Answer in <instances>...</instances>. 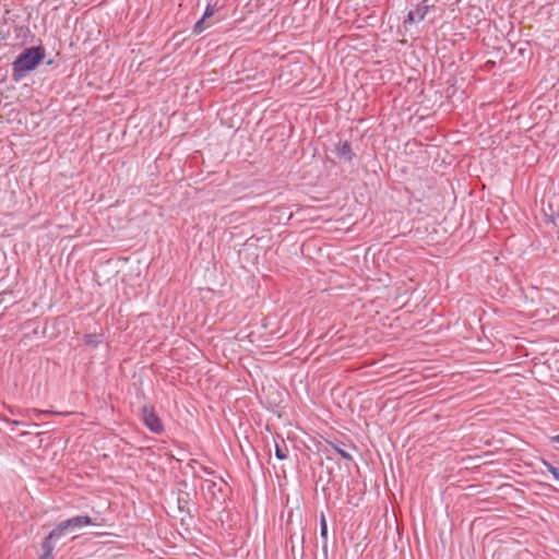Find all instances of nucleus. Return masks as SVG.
<instances>
[{"instance_id": "obj_1", "label": "nucleus", "mask_w": 559, "mask_h": 559, "mask_svg": "<svg viewBox=\"0 0 559 559\" xmlns=\"http://www.w3.org/2000/svg\"><path fill=\"white\" fill-rule=\"evenodd\" d=\"M45 57V49L41 46L31 47L23 50L12 63V79L20 82L25 75L36 69Z\"/></svg>"}, {"instance_id": "obj_2", "label": "nucleus", "mask_w": 559, "mask_h": 559, "mask_svg": "<svg viewBox=\"0 0 559 559\" xmlns=\"http://www.w3.org/2000/svg\"><path fill=\"white\" fill-rule=\"evenodd\" d=\"M66 534V528L60 522L53 527L48 536L41 542L43 554L39 559H52L56 543L61 539Z\"/></svg>"}, {"instance_id": "obj_3", "label": "nucleus", "mask_w": 559, "mask_h": 559, "mask_svg": "<svg viewBox=\"0 0 559 559\" xmlns=\"http://www.w3.org/2000/svg\"><path fill=\"white\" fill-rule=\"evenodd\" d=\"M142 419L144 425L154 433H160L164 430L160 418L154 412V408L144 405L142 408Z\"/></svg>"}, {"instance_id": "obj_4", "label": "nucleus", "mask_w": 559, "mask_h": 559, "mask_svg": "<svg viewBox=\"0 0 559 559\" xmlns=\"http://www.w3.org/2000/svg\"><path fill=\"white\" fill-rule=\"evenodd\" d=\"M435 8L433 3H430L429 0H423L420 4L417 5L416 9L411 10L407 14L406 22L408 23H419L421 22L430 9Z\"/></svg>"}, {"instance_id": "obj_5", "label": "nucleus", "mask_w": 559, "mask_h": 559, "mask_svg": "<svg viewBox=\"0 0 559 559\" xmlns=\"http://www.w3.org/2000/svg\"><path fill=\"white\" fill-rule=\"evenodd\" d=\"M66 532H74L85 526L93 525L94 522L88 515H76L61 522Z\"/></svg>"}, {"instance_id": "obj_6", "label": "nucleus", "mask_w": 559, "mask_h": 559, "mask_svg": "<svg viewBox=\"0 0 559 559\" xmlns=\"http://www.w3.org/2000/svg\"><path fill=\"white\" fill-rule=\"evenodd\" d=\"M334 154L337 158L348 163L353 162V159L356 157V154L353 152L348 141H340L335 145Z\"/></svg>"}, {"instance_id": "obj_7", "label": "nucleus", "mask_w": 559, "mask_h": 559, "mask_svg": "<svg viewBox=\"0 0 559 559\" xmlns=\"http://www.w3.org/2000/svg\"><path fill=\"white\" fill-rule=\"evenodd\" d=\"M227 4V0H207L206 7L203 12V20H206L214 15L216 12L223 10Z\"/></svg>"}, {"instance_id": "obj_8", "label": "nucleus", "mask_w": 559, "mask_h": 559, "mask_svg": "<svg viewBox=\"0 0 559 559\" xmlns=\"http://www.w3.org/2000/svg\"><path fill=\"white\" fill-rule=\"evenodd\" d=\"M330 445L332 447V449L337 453L340 454L343 459L347 460V461H352L353 460V455L352 453L346 449V444L342 443V442H330Z\"/></svg>"}, {"instance_id": "obj_9", "label": "nucleus", "mask_w": 559, "mask_h": 559, "mask_svg": "<svg viewBox=\"0 0 559 559\" xmlns=\"http://www.w3.org/2000/svg\"><path fill=\"white\" fill-rule=\"evenodd\" d=\"M202 490L210 493L212 497H216L217 492L222 491V487L218 486L214 480L205 479L201 486Z\"/></svg>"}, {"instance_id": "obj_10", "label": "nucleus", "mask_w": 559, "mask_h": 559, "mask_svg": "<svg viewBox=\"0 0 559 559\" xmlns=\"http://www.w3.org/2000/svg\"><path fill=\"white\" fill-rule=\"evenodd\" d=\"M102 334L91 333L84 335V344L92 348H96L102 343Z\"/></svg>"}, {"instance_id": "obj_11", "label": "nucleus", "mask_w": 559, "mask_h": 559, "mask_svg": "<svg viewBox=\"0 0 559 559\" xmlns=\"http://www.w3.org/2000/svg\"><path fill=\"white\" fill-rule=\"evenodd\" d=\"M320 537L323 539V548H326L328 544V523L324 513L320 516Z\"/></svg>"}, {"instance_id": "obj_12", "label": "nucleus", "mask_w": 559, "mask_h": 559, "mask_svg": "<svg viewBox=\"0 0 559 559\" xmlns=\"http://www.w3.org/2000/svg\"><path fill=\"white\" fill-rule=\"evenodd\" d=\"M275 457L280 461H284L288 457L287 448H282L280 444H275Z\"/></svg>"}, {"instance_id": "obj_13", "label": "nucleus", "mask_w": 559, "mask_h": 559, "mask_svg": "<svg viewBox=\"0 0 559 559\" xmlns=\"http://www.w3.org/2000/svg\"><path fill=\"white\" fill-rule=\"evenodd\" d=\"M542 464L546 467V469L551 474V475H555V473L557 472L558 467H556L554 464H551L549 461L543 459L542 460Z\"/></svg>"}, {"instance_id": "obj_14", "label": "nucleus", "mask_w": 559, "mask_h": 559, "mask_svg": "<svg viewBox=\"0 0 559 559\" xmlns=\"http://www.w3.org/2000/svg\"><path fill=\"white\" fill-rule=\"evenodd\" d=\"M542 464L546 467V469L551 474V475H555V473L557 472L558 467H556L554 464H551L549 461L543 459L542 460Z\"/></svg>"}, {"instance_id": "obj_15", "label": "nucleus", "mask_w": 559, "mask_h": 559, "mask_svg": "<svg viewBox=\"0 0 559 559\" xmlns=\"http://www.w3.org/2000/svg\"><path fill=\"white\" fill-rule=\"evenodd\" d=\"M542 464L546 467V469L551 474V475H555V473L557 472L558 467H556L554 464H551L549 461L543 459L542 460Z\"/></svg>"}, {"instance_id": "obj_16", "label": "nucleus", "mask_w": 559, "mask_h": 559, "mask_svg": "<svg viewBox=\"0 0 559 559\" xmlns=\"http://www.w3.org/2000/svg\"><path fill=\"white\" fill-rule=\"evenodd\" d=\"M542 464L546 467V469L551 474V475H555V473L557 472L558 467H556L554 464H551L549 461L543 459L542 460Z\"/></svg>"}, {"instance_id": "obj_17", "label": "nucleus", "mask_w": 559, "mask_h": 559, "mask_svg": "<svg viewBox=\"0 0 559 559\" xmlns=\"http://www.w3.org/2000/svg\"><path fill=\"white\" fill-rule=\"evenodd\" d=\"M204 21L203 20V16L194 24V27H193V33L195 34H200L204 31Z\"/></svg>"}, {"instance_id": "obj_18", "label": "nucleus", "mask_w": 559, "mask_h": 559, "mask_svg": "<svg viewBox=\"0 0 559 559\" xmlns=\"http://www.w3.org/2000/svg\"><path fill=\"white\" fill-rule=\"evenodd\" d=\"M200 469H201L205 475L216 477V475H215V471H213L211 467H207V466H204V465H200Z\"/></svg>"}, {"instance_id": "obj_19", "label": "nucleus", "mask_w": 559, "mask_h": 559, "mask_svg": "<svg viewBox=\"0 0 559 559\" xmlns=\"http://www.w3.org/2000/svg\"><path fill=\"white\" fill-rule=\"evenodd\" d=\"M551 441H552L554 443H558V444H559V435L554 436V437L551 438Z\"/></svg>"}, {"instance_id": "obj_20", "label": "nucleus", "mask_w": 559, "mask_h": 559, "mask_svg": "<svg viewBox=\"0 0 559 559\" xmlns=\"http://www.w3.org/2000/svg\"><path fill=\"white\" fill-rule=\"evenodd\" d=\"M554 479L559 481V468L557 469V472L555 473V475H552Z\"/></svg>"}]
</instances>
